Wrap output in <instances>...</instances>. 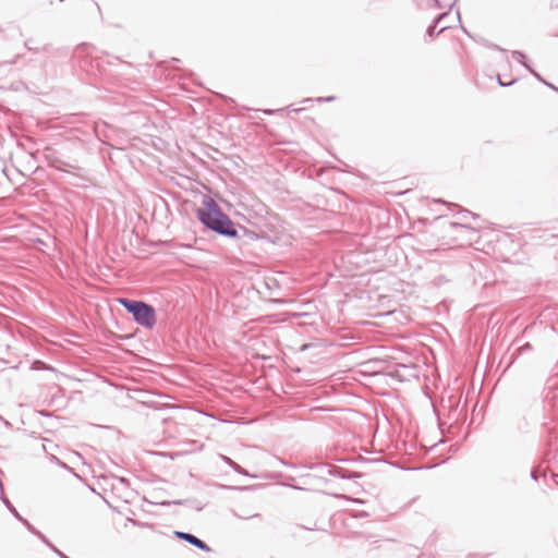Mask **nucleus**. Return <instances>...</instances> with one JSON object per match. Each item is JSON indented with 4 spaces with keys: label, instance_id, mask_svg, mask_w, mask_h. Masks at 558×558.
<instances>
[{
    "label": "nucleus",
    "instance_id": "obj_1",
    "mask_svg": "<svg viewBox=\"0 0 558 558\" xmlns=\"http://www.w3.org/2000/svg\"><path fill=\"white\" fill-rule=\"evenodd\" d=\"M204 208L197 210V217L210 230L227 236H235L236 230L230 218L225 215L218 204L210 197L203 202Z\"/></svg>",
    "mask_w": 558,
    "mask_h": 558
},
{
    "label": "nucleus",
    "instance_id": "obj_2",
    "mask_svg": "<svg viewBox=\"0 0 558 558\" xmlns=\"http://www.w3.org/2000/svg\"><path fill=\"white\" fill-rule=\"evenodd\" d=\"M119 303L133 315L134 320L141 326L151 328L156 322L155 310L143 301L119 299Z\"/></svg>",
    "mask_w": 558,
    "mask_h": 558
},
{
    "label": "nucleus",
    "instance_id": "obj_3",
    "mask_svg": "<svg viewBox=\"0 0 558 558\" xmlns=\"http://www.w3.org/2000/svg\"><path fill=\"white\" fill-rule=\"evenodd\" d=\"M174 535L178 538L187 542L189 544L195 546L196 548H198L205 553H209L211 550L210 547L205 542H203L202 539H199L198 537H196L193 534L175 531Z\"/></svg>",
    "mask_w": 558,
    "mask_h": 558
},
{
    "label": "nucleus",
    "instance_id": "obj_4",
    "mask_svg": "<svg viewBox=\"0 0 558 558\" xmlns=\"http://www.w3.org/2000/svg\"><path fill=\"white\" fill-rule=\"evenodd\" d=\"M512 56H513V58H515L519 62H521V63H522V64H523V65H524V66H525V68H526V69H527V70H529V71H530V72H531L535 77H537L541 82H543L544 84H546V85H547V86H549L550 88H553V89H555V90H557V92H558V88H557V87H555L554 85H551V84H549V83L545 82V81L541 77V75H539L538 73H536L534 70H532V69H531V66L524 62V60H525V54H524L523 52L514 50V51H512Z\"/></svg>",
    "mask_w": 558,
    "mask_h": 558
},
{
    "label": "nucleus",
    "instance_id": "obj_5",
    "mask_svg": "<svg viewBox=\"0 0 558 558\" xmlns=\"http://www.w3.org/2000/svg\"><path fill=\"white\" fill-rule=\"evenodd\" d=\"M449 16L448 12L441 13L435 21L434 24L427 28V36L433 38L435 36L436 26L441 24L445 19Z\"/></svg>",
    "mask_w": 558,
    "mask_h": 558
},
{
    "label": "nucleus",
    "instance_id": "obj_6",
    "mask_svg": "<svg viewBox=\"0 0 558 558\" xmlns=\"http://www.w3.org/2000/svg\"><path fill=\"white\" fill-rule=\"evenodd\" d=\"M222 460L229 465L231 466L236 473L239 474H243V475H247V472L245 470H243L238 463H235L234 461H232L230 458L226 457V456H222L221 457Z\"/></svg>",
    "mask_w": 558,
    "mask_h": 558
},
{
    "label": "nucleus",
    "instance_id": "obj_7",
    "mask_svg": "<svg viewBox=\"0 0 558 558\" xmlns=\"http://www.w3.org/2000/svg\"><path fill=\"white\" fill-rule=\"evenodd\" d=\"M2 501L4 502V505L7 506V508L21 521H23L29 529H31V525L29 523L24 520L20 514L19 512L16 511V509L11 505V502L9 501L8 498L5 497H2Z\"/></svg>",
    "mask_w": 558,
    "mask_h": 558
},
{
    "label": "nucleus",
    "instance_id": "obj_8",
    "mask_svg": "<svg viewBox=\"0 0 558 558\" xmlns=\"http://www.w3.org/2000/svg\"><path fill=\"white\" fill-rule=\"evenodd\" d=\"M36 534L61 558H69L63 553H61L57 547H54L52 544L48 542V539L40 534L39 532H36Z\"/></svg>",
    "mask_w": 558,
    "mask_h": 558
},
{
    "label": "nucleus",
    "instance_id": "obj_9",
    "mask_svg": "<svg viewBox=\"0 0 558 558\" xmlns=\"http://www.w3.org/2000/svg\"><path fill=\"white\" fill-rule=\"evenodd\" d=\"M51 460H53L56 463H58L59 465H61L62 468H64L69 472H71L74 477H76L77 480H81V477L70 466H68L65 463L60 461L56 456H51Z\"/></svg>",
    "mask_w": 558,
    "mask_h": 558
},
{
    "label": "nucleus",
    "instance_id": "obj_10",
    "mask_svg": "<svg viewBox=\"0 0 558 558\" xmlns=\"http://www.w3.org/2000/svg\"><path fill=\"white\" fill-rule=\"evenodd\" d=\"M257 515H258V513H251V514L242 515V514L234 512V517L242 519V520H248L252 518H256Z\"/></svg>",
    "mask_w": 558,
    "mask_h": 558
},
{
    "label": "nucleus",
    "instance_id": "obj_11",
    "mask_svg": "<svg viewBox=\"0 0 558 558\" xmlns=\"http://www.w3.org/2000/svg\"><path fill=\"white\" fill-rule=\"evenodd\" d=\"M446 0H435V2L437 3V5L439 8H448V9H451L453 7L454 3H448L446 4L445 2Z\"/></svg>",
    "mask_w": 558,
    "mask_h": 558
},
{
    "label": "nucleus",
    "instance_id": "obj_12",
    "mask_svg": "<svg viewBox=\"0 0 558 558\" xmlns=\"http://www.w3.org/2000/svg\"><path fill=\"white\" fill-rule=\"evenodd\" d=\"M335 99L333 96H329V97H319L317 98V101L322 102V101H332Z\"/></svg>",
    "mask_w": 558,
    "mask_h": 558
},
{
    "label": "nucleus",
    "instance_id": "obj_13",
    "mask_svg": "<svg viewBox=\"0 0 558 558\" xmlns=\"http://www.w3.org/2000/svg\"><path fill=\"white\" fill-rule=\"evenodd\" d=\"M448 27H450V25L442 24V25L440 26V29H439V32H438V33L444 32V31H445V29H447Z\"/></svg>",
    "mask_w": 558,
    "mask_h": 558
},
{
    "label": "nucleus",
    "instance_id": "obj_14",
    "mask_svg": "<svg viewBox=\"0 0 558 558\" xmlns=\"http://www.w3.org/2000/svg\"><path fill=\"white\" fill-rule=\"evenodd\" d=\"M49 445H46V444H43V448L45 451H48V448H50V446H52V442L48 441Z\"/></svg>",
    "mask_w": 558,
    "mask_h": 558
},
{
    "label": "nucleus",
    "instance_id": "obj_15",
    "mask_svg": "<svg viewBox=\"0 0 558 558\" xmlns=\"http://www.w3.org/2000/svg\"><path fill=\"white\" fill-rule=\"evenodd\" d=\"M49 445H46V444H43V448L45 451H48V448H50V446H52V442L48 441Z\"/></svg>",
    "mask_w": 558,
    "mask_h": 558
},
{
    "label": "nucleus",
    "instance_id": "obj_16",
    "mask_svg": "<svg viewBox=\"0 0 558 558\" xmlns=\"http://www.w3.org/2000/svg\"><path fill=\"white\" fill-rule=\"evenodd\" d=\"M49 445H46V444H43V448L45 451H48V448H50V446H52V442L48 441Z\"/></svg>",
    "mask_w": 558,
    "mask_h": 558
},
{
    "label": "nucleus",
    "instance_id": "obj_17",
    "mask_svg": "<svg viewBox=\"0 0 558 558\" xmlns=\"http://www.w3.org/2000/svg\"><path fill=\"white\" fill-rule=\"evenodd\" d=\"M498 82H499L500 86H507V85H511V84L513 83V82H511V83H509V84H505V83H502V82H501V80H500V78H498Z\"/></svg>",
    "mask_w": 558,
    "mask_h": 558
},
{
    "label": "nucleus",
    "instance_id": "obj_18",
    "mask_svg": "<svg viewBox=\"0 0 558 558\" xmlns=\"http://www.w3.org/2000/svg\"><path fill=\"white\" fill-rule=\"evenodd\" d=\"M445 2H446V4H448V3H454V2H456V0H446Z\"/></svg>",
    "mask_w": 558,
    "mask_h": 558
},
{
    "label": "nucleus",
    "instance_id": "obj_19",
    "mask_svg": "<svg viewBox=\"0 0 558 558\" xmlns=\"http://www.w3.org/2000/svg\"><path fill=\"white\" fill-rule=\"evenodd\" d=\"M456 16H457V20L460 21V13H459V11H457Z\"/></svg>",
    "mask_w": 558,
    "mask_h": 558
},
{
    "label": "nucleus",
    "instance_id": "obj_20",
    "mask_svg": "<svg viewBox=\"0 0 558 558\" xmlns=\"http://www.w3.org/2000/svg\"><path fill=\"white\" fill-rule=\"evenodd\" d=\"M532 477H533L534 480H536V475H535V473H534V472H532Z\"/></svg>",
    "mask_w": 558,
    "mask_h": 558
}]
</instances>
